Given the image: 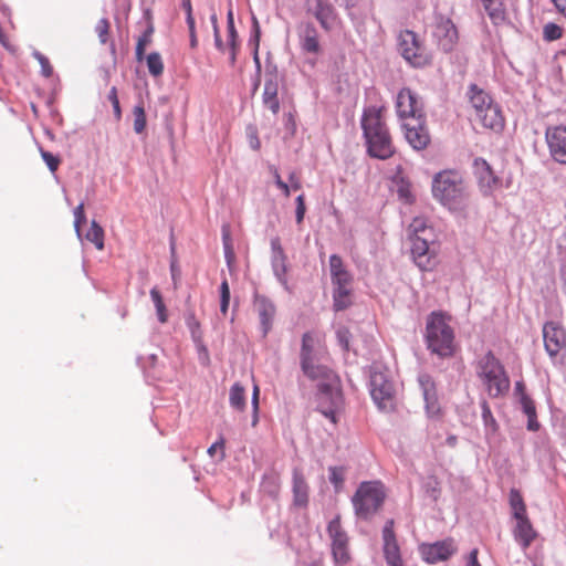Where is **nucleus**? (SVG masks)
<instances>
[{
  "label": "nucleus",
  "instance_id": "5fc2aeb1",
  "mask_svg": "<svg viewBox=\"0 0 566 566\" xmlns=\"http://www.w3.org/2000/svg\"><path fill=\"white\" fill-rule=\"evenodd\" d=\"M181 7L187 15V24L191 25L195 22V18L192 15L191 0H181Z\"/></svg>",
  "mask_w": 566,
  "mask_h": 566
},
{
  "label": "nucleus",
  "instance_id": "1a4fd4ad",
  "mask_svg": "<svg viewBox=\"0 0 566 566\" xmlns=\"http://www.w3.org/2000/svg\"><path fill=\"white\" fill-rule=\"evenodd\" d=\"M335 375L327 384H321L317 395L318 410L333 423L337 422V412L343 407V395L339 387L335 384Z\"/></svg>",
  "mask_w": 566,
  "mask_h": 566
},
{
  "label": "nucleus",
  "instance_id": "c9c22d12",
  "mask_svg": "<svg viewBox=\"0 0 566 566\" xmlns=\"http://www.w3.org/2000/svg\"><path fill=\"white\" fill-rule=\"evenodd\" d=\"M85 238L92 242L97 250L104 249V230L96 221H92Z\"/></svg>",
  "mask_w": 566,
  "mask_h": 566
},
{
  "label": "nucleus",
  "instance_id": "f704fd0d",
  "mask_svg": "<svg viewBox=\"0 0 566 566\" xmlns=\"http://www.w3.org/2000/svg\"><path fill=\"white\" fill-rule=\"evenodd\" d=\"M153 33L154 27L151 24H148L147 29L138 38L135 52L136 60L138 62H142L144 60L146 48L151 43Z\"/></svg>",
  "mask_w": 566,
  "mask_h": 566
},
{
  "label": "nucleus",
  "instance_id": "69168bd1",
  "mask_svg": "<svg viewBox=\"0 0 566 566\" xmlns=\"http://www.w3.org/2000/svg\"><path fill=\"white\" fill-rule=\"evenodd\" d=\"M556 9L566 17V0H552Z\"/></svg>",
  "mask_w": 566,
  "mask_h": 566
},
{
  "label": "nucleus",
  "instance_id": "6e6552de",
  "mask_svg": "<svg viewBox=\"0 0 566 566\" xmlns=\"http://www.w3.org/2000/svg\"><path fill=\"white\" fill-rule=\"evenodd\" d=\"M399 51L402 57L415 67H423L431 63L430 54L413 31L405 30L400 32Z\"/></svg>",
  "mask_w": 566,
  "mask_h": 566
},
{
  "label": "nucleus",
  "instance_id": "6e6d98bb",
  "mask_svg": "<svg viewBox=\"0 0 566 566\" xmlns=\"http://www.w3.org/2000/svg\"><path fill=\"white\" fill-rule=\"evenodd\" d=\"M223 243H224V250H226V258L228 262L230 263V260L233 258V251L230 244V234L227 231H223Z\"/></svg>",
  "mask_w": 566,
  "mask_h": 566
},
{
  "label": "nucleus",
  "instance_id": "2f4dec72",
  "mask_svg": "<svg viewBox=\"0 0 566 566\" xmlns=\"http://www.w3.org/2000/svg\"><path fill=\"white\" fill-rule=\"evenodd\" d=\"M474 168L480 181L484 185L490 187L496 182V177L486 160L481 158L475 159Z\"/></svg>",
  "mask_w": 566,
  "mask_h": 566
},
{
  "label": "nucleus",
  "instance_id": "603ef678",
  "mask_svg": "<svg viewBox=\"0 0 566 566\" xmlns=\"http://www.w3.org/2000/svg\"><path fill=\"white\" fill-rule=\"evenodd\" d=\"M329 480L336 486L343 484V470L336 467L329 468Z\"/></svg>",
  "mask_w": 566,
  "mask_h": 566
},
{
  "label": "nucleus",
  "instance_id": "680f3d73",
  "mask_svg": "<svg viewBox=\"0 0 566 566\" xmlns=\"http://www.w3.org/2000/svg\"><path fill=\"white\" fill-rule=\"evenodd\" d=\"M188 28H189V34H190V46L195 49L198 44L195 22L191 25H188Z\"/></svg>",
  "mask_w": 566,
  "mask_h": 566
},
{
  "label": "nucleus",
  "instance_id": "5701e85b",
  "mask_svg": "<svg viewBox=\"0 0 566 566\" xmlns=\"http://www.w3.org/2000/svg\"><path fill=\"white\" fill-rule=\"evenodd\" d=\"M329 270L334 287H346L353 284V276L344 265L342 258L337 254L329 256Z\"/></svg>",
  "mask_w": 566,
  "mask_h": 566
},
{
  "label": "nucleus",
  "instance_id": "6ab92c4d",
  "mask_svg": "<svg viewBox=\"0 0 566 566\" xmlns=\"http://www.w3.org/2000/svg\"><path fill=\"white\" fill-rule=\"evenodd\" d=\"M384 555L388 566H405L394 532V521L386 522L382 530Z\"/></svg>",
  "mask_w": 566,
  "mask_h": 566
},
{
  "label": "nucleus",
  "instance_id": "774afa93",
  "mask_svg": "<svg viewBox=\"0 0 566 566\" xmlns=\"http://www.w3.org/2000/svg\"><path fill=\"white\" fill-rule=\"evenodd\" d=\"M539 427L538 422L536 421V418H528V424H527V428L530 430H537Z\"/></svg>",
  "mask_w": 566,
  "mask_h": 566
},
{
  "label": "nucleus",
  "instance_id": "a211bd4d",
  "mask_svg": "<svg viewBox=\"0 0 566 566\" xmlns=\"http://www.w3.org/2000/svg\"><path fill=\"white\" fill-rule=\"evenodd\" d=\"M405 137L410 146L417 150L424 149L430 143V135L426 127V117L403 123Z\"/></svg>",
  "mask_w": 566,
  "mask_h": 566
},
{
  "label": "nucleus",
  "instance_id": "dca6fc26",
  "mask_svg": "<svg viewBox=\"0 0 566 566\" xmlns=\"http://www.w3.org/2000/svg\"><path fill=\"white\" fill-rule=\"evenodd\" d=\"M421 557L428 564L447 560L457 551L452 538L436 542L432 544H422L419 547Z\"/></svg>",
  "mask_w": 566,
  "mask_h": 566
},
{
  "label": "nucleus",
  "instance_id": "09e8293b",
  "mask_svg": "<svg viewBox=\"0 0 566 566\" xmlns=\"http://www.w3.org/2000/svg\"><path fill=\"white\" fill-rule=\"evenodd\" d=\"M305 212H306L305 196L304 195H300L296 198V210H295L296 222L298 224H301L303 222Z\"/></svg>",
  "mask_w": 566,
  "mask_h": 566
},
{
  "label": "nucleus",
  "instance_id": "c756f323",
  "mask_svg": "<svg viewBox=\"0 0 566 566\" xmlns=\"http://www.w3.org/2000/svg\"><path fill=\"white\" fill-rule=\"evenodd\" d=\"M352 285L333 289V306L335 311H344L352 305Z\"/></svg>",
  "mask_w": 566,
  "mask_h": 566
},
{
  "label": "nucleus",
  "instance_id": "393cba45",
  "mask_svg": "<svg viewBox=\"0 0 566 566\" xmlns=\"http://www.w3.org/2000/svg\"><path fill=\"white\" fill-rule=\"evenodd\" d=\"M515 520L516 525L514 528V537L523 546V548H527L535 539L536 532L534 531L527 515L516 517Z\"/></svg>",
  "mask_w": 566,
  "mask_h": 566
},
{
  "label": "nucleus",
  "instance_id": "4be33fe9",
  "mask_svg": "<svg viewBox=\"0 0 566 566\" xmlns=\"http://www.w3.org/2000/svg\"><path fill=\"white\" fill-rule=\"evenodd\" d=\"M263 105L273 114L280 111L279 101V76L276 72H266L264 90L262 95Z\"/></svg>",
  "mask_w": 566,
  "mask_h": 566
},
{
  "label": "nucleus",
  "instance_id": "37998d69",
  "mask_svg": "<svg viewBox=\"0 0 566 566\" xmlns=\"http://www.w3.org/2000/svg\"><path fill=\"white\" fill-rule=\"evenodd\" d=\"M482 418L484 421V424L489 431L494 433L497 430V423L494 419L491 409L486 402L482 403Z\"/></svg>",
  "mask_w": 566,
  "mask_h": 566
},
{
  "label": "nucleus",
  "instance_id": "bf43d9fd",
  "mask_svg": "<svg viewBox=\"0 0 566 566\" xmlns=\"http://www.w3.org/2000/svg\"><path fill=\"white\" fill-rule=\"evenodd\" d=\"M249 143H250V146L254 149V150H259L260 147H261V143H260V139L258 137V134L255 130H253L250 135H249Z\"/></svg>",
  "mask_w": 566,
  "mask_h": 566
},
{
  "label": "nucleus",
  "instance_id": "864d4df0",
  "mask_svg": "<svg viewBox=\"0 0 566 566\" xmlns=\"http://www.w3.org/2000/svg\"><path fill=\"white\" fill-rule=\"evenodd\" d=\"M523 409L528 418H536L535 405L531 399H528V398L523 399Z\"/></svg>",
  "mask_w": 566,
  "mask_h": 566
},
{
  "label": "nucleus",
  "instance_id": "f257e3e1",
  "mask_svg": "<svg viewBox=\"0 0 566 566\" xmlns=\"http://www.w3.org/2000/svg\"><path fill=\"white\" fill-rule=\"evenodd\" d=\"M361 128L369 156L385 160L395 154V146L380 108L371 106L364 111Z\"/></svg>",
  "mask_w": 566,
  "mask_h": 566
},
{
  "label": "nucleus",
  "instance_id": "2eb2a0df",
  "mask_svg": "<svg viewBox=\"0 0 566 566\" xmlns=\"http://www.w3.org/2000/svg\"><path fill=\"white\" fill-rule=\"evenodd\" d=\"M297 38L303 53L314 56L322 54L319 33L312 22H301L297 25Z\"/></svg>",
  "mask_w": 566,
  "mask_h": 566
},
{
  "label": "nucleus",
  "instance_id": "a18cd8bd",
  "mask_svg": "<svg viewBox=\"0 0 566 566\" xmlns=\"http://www.w3.org/2000/svg\"><path fill=\"white\" fill-rule=\"evenodd\" d=\"M86 222L85 217V210H84V203L81 202L75 209H74V228L76 233L80 235L81 233V227L83 223Z\"/></svg>",
  "mask_w": 566,
  "mask_h": 566
},
{
  "label": "nucleus",
  "instance_id": "aec40b11",
  "mask_svg": "<svg viewBox=\"0 0 566 566\" xmlns=\"http://www.w3.org/2000/svg\"><path fill=\"white\" fill-rule=\"evenodd\" d=\"M473 120L481 124L482 127L495 133H501L505 126L504 116L496 103H493L489 107L482 109V112L474 114Z\"/></svg>",
  "mask_w": 566,
  "mask_h": 566
},
{
  "label": "nucleus",
  "instance_id": "49530a36",
  "mask_svg": "<svg viewBox=\"0 0 566 566\" xmlns=\"http://www.w3.org/2000/svg\"><path fill=\"white\" fill-rule=\"evenodd\" d=\"M41 156H42V159L48 165L50 171L55 172L61 163L60 158L54 156L52 153L45 151V150H41Z\"/></svg>",
  "mask_w": 566,
  "mask_h": 566
},
{
  "label": "nucleus",
  "instance_id": "412c9836",
  "mask_svg": "<svg viewBox=\"0 0 566 566\" xmlns=\"http://www.w3.org/2000/svg\"><path fill=\"white\" fill-rule=\"evenodd\" d=\"M308 11L316 18L322 29L331 31L337 22V13L328 0H314Z\"/></svg>",
  "mask_w": 566,
  "mask_h": 566
},
{
  "label": "nucleus",
  "instance_id": "a878e982",
  "mask_svg": "<svg viewBox=\"0 0 566 566\" xmlns=\"http://www.w3.org/2000/svg\"><path fill=\"white\" fill-rule=\"evenodd\" d=\"M293 502L295 505L304 507L308 503V484L301 470L293 471Z\"/></svg>",
  "mask_w": 566,
  "mask_h": 566
},
{
  "label": "nucleus",
  "instance_id": "338daca9",
  "mask_svg": "<svg viewBox=\"0 0 566 566\" xmlns=\"http://www.w3.org/2000/svg\"><path fill=\"white\" fill-rule=\"evenodd\" d=\"M291 186L290 188L293 190H298L301 188V182L298 178H296L294 175L290 176Z\"/></svg>",
  "mask_w": 566,
  "mask_h": 566
},
{
  "label": "nucleus",
  "instance_id": "9d476101",
  "mask_svg": "<svg viewBox=\"0 0 566 566\" xmlns=\"http://www.w3.org/2000/svg\"><path fill=\"white\" fill-rule=\"evenodd\" d=\"M327 533L332 541V555L336 566H343L350 562L349 539L342 527L339 515L335 516L327 525Z\"/></svg>",
  "mask_w": 566,
  "mask_h": 566
},
{
  "label": "nucleus",
  "instance_id": "f03ea898",
  "mask_svg": "<svg viewBox=\"0 0 566 566\" xmlns=\"http://www.w3.org/2000/svg\"><path fill=\"white\" fill-rule=\"evenodd\" d=\"M450 316L442 312H432L426 323L428 349L441 358L453 356L455 352L454 332L449 324Z\"/></svg>",
  "mask_w": 566,
  "mask_h": 566
},
{
  "label": "nucleus",
  "instance_id": "c85d7f7f",
  "mask_svg": "<svg viewBox=\"0 0 566 566\" xmlns=\"http://www.w3.org/2000/svg\"><path fill=\"white\" fill-rule=\"evenodd\" d=\"M484 10L494 24L505 21L506 13L502 0H481Z\"/></svg>",
  "mask_w": 566,
  "mask_h": 566
},
{
  "label": "nucleus",
  "instance_id": "473e14b6",
  "mask_svg": "<svg viewBox=\"0 0 566 566\" xmlns=\"http://www.w3.org/2000/svg\"><path fill=\"white\" fill-rule=\"evenodd\" d=\"M434 235L431 227L428 226L427 219L416 217L408 228V238Z\"/></svg>",
  "mask_w": 566,
  "mask_h": 566
},
{
  "label": "nucleus",
  "instance_id": "4468645a",
  "mask_svg": "<svg viewBox=\"0 0 566 566\" xmlns=\"http://www.w3.org/2000/svg\"><path fill=\"white\" fill-rule=\"evenodd\" d=\"M551 157L563 165H566V126H551L545 132Z\"/></svg>",
  "mask_w": 566,
  "mask_h": 566
},
{
  "label": "nucleus",
  "instance_id": "0e129e2a",
  "mask_svg": "<svg viewBox=\"0 0 566 566\" xmlns=\"http://www.w3.org/2000/svg\"><path fill=\"white\" fill-rule=\"evenodd\" d=\"M398 192L400 198H403L406 202L411 203L413 201V197L410 195L408 189L400 188Z\"/></svg>",
  "mask_w": 566,
  "mask_h": 566
},
{
  "label": "nucleus",
  "instance_id": "423d86ee",
  "mask_svg": "<svg viewBox=\"0 0 566 566\" xmlns=\"http://www.w3.org/2000/svg\"><path fill=\"white\" fill-rule=\"evenodd\" d=\"M386 497L384 485L378 481L360 483L352 502L359 518L368 520L381 507Z\"/></svg>",
  "mask_w": 566,
  "mask_h": 566
},
{
  "label": "nucleus",
  "instance_id": "58836bf2",
  "mask_svg": "<svg viewBox=\"0 0 566 566\" xmlns=\"http://www.w3.org/2000/svg\"><path fill=\"white\" fill-rule=\"evenodd\" d=\"M563 33V28L553 22L545 24L543 28V38L547 42L559 40Z\"/></svg>",
  "mask_w": 566,
  "mask_h": 566
},
{
  "label": "nucleus",
  "instance_id": "0eeeda50",
  "mask_svg": "<svg viewBox=\"0 0 566 566\" xmlns=\"http://www.w3.org/2000/svg\"><path fill=\"white\" fill-rule=\"evenodd\" d=\"M370 395L378 409L391 412L396 409V389L394 384L381 371L370 375Z\"/></svg>",
  "mask_w": 566,
  "mask_h": 566
},
{
  "label": "nucleus",
  "instance_id": "ea45409f",
  "mask_svg": "<svg viewBox=\"0 0 566 566\" xmlns=\"http://www.w3.org/2000/svg\"><path fill=\"white\" fill-rule=\"evenodd\" d=\"M134 114V130L137 134H140L146 128V114L145 109L142 105H137L134 107L133 111Z\"/></svg>",
  "mask_w": 566,
  "mask_h": 566
},
{
  "label": "nucleus",
  "instance_id": "e433bc0d",
  "mask_svg": "<svg viewBox=\"0 0 566 566\" xmlns=\"http://www.w3.org/2000/svg\"><path fill=\"white\" fill-rule=\"evenodd\" d=\"M146 63L150 75L158 77L164 73V62L158 52H151L146 56Z\"/></svg>",
  "mask_w": 566,
  "mask_h": 566
},
{
  "label": "nucleus",
  "instance_id": "79ce46f5",
  "mask_svg": "<svg viewBox=\"0 0 566 566\" xmlns=\"http://www.w3.org/2000/svg\"><path fill=\"white\" fill-rule=\"evenodd\" d=\"M230 303V287L228 280L224 279L220 285V311L223 315H227Z\"/></svg>",
  "mask_w": 566,
  "mask_h": 566
},
{
  "label": "nucleus",
  "instance_id": "72a5a7b5",
  "mask_svg": "<svg viewBox=\"0 0 566 566\" xmlns=\"http://www.w3.org/2000/svg\"><path fill=\"white\" fill-rule=\"evenodd\" d=\"M510 505L514 518L527 515L526 505L524 503L521 492L516 489L510 491Z\"/></svg>",
  "mask_w": 566,
  "mask_h": 566
},
{
  "label": "nucleus",
  "instance_id": "ddd939ff",
  "mask_svg": "<svg viewBox=\"0 0 566 566\" xmlns=\"http://www.w3.org/2000/svg\"><path fill=\"white\" fill-rule=\"evenodd\" d=\"M543 338L545 350L551 358H556L566 350V331L556 322H547L543 326Z\"/></svg>",
  "mask_w": 566,
  "mask_h": 566
},
{
  "label": "nucleus",
  "instance_id": "8fccbe9b",
  "mask_svg": "<svg viewBox=\"0 0 566 566\" xmlns=\"http://www.w3.org/2000/svg\"><path fill=\"white\" fill-rule=\"evenodd\" d=\"M108 99H109V102L113 105L115 117L117 119H119L120 116H122V111H120V106H119V99H118V96H117V88L115 86H113L109 90V92H108Z\"/></svg>",
  "mask_w": 566,
  "mask_h": 566
},
{
  "label": "nucleus",
  "instance_id": "3c124183",
  "mask_svg": "<svg viewBox=\"0 0 566 566\" xmlns=\"http://www.w3.org/2000/svg\"><path fill=\"white\" fill-rule=\"evenodd\" d=\"M220 451V459H224V440L223 438H220L217 442H214L210 448L208 449V453L210 457H214V454Z\"/></svg>",
  "mask_w": 566,
  "mask_h": 566
},
{
  "label": "nucleus",
  "instance_id": "e2e57ef3",
  "mask_svg": "<svg viewBox=\"0 0 566 566\" xmlns=\"http://www.w3.org/2000/svg\"><path fill=\"white\" fill-rule=\"evenodd\" d=\"M214 41H216V46L219 51L221 52H226V46L224 44L222 43L221 39H220V34H219V28H216V31H214Z\"/></svg>",
  "mask_w": 566,
  "mask_h": 566
},
{
  "label": "nucleus",
  "instance_id": "de8ad7c7",
  "mask_svg": "<svg viewBox=\"0 0 566 566\" xmlns=\"http://www.w3.org/2000/svg\"><path fill=\"white\" fill-rule=\"evenodd\" d=\"M35 59L41 65V73L45 77H50L53 74V67L46 56L41 53H35Z\"/></svg>",
  "mask_w": 566,
  "mask_h": 566
},
{
  "label": "nucleus",
  "instance_id": "7c9ffc66",
  "mask_svg": "<svg viewBox=\"0 0 566 566\" xmlns=\"http://www.w3.org/2000/svg\"><path fill=\"white\" fill-rule=\"evenodd\" d=\"M229 403L230 406L242 412L247 408V397H245V389L244 387L235 382L231 386L230 392H229Z\"/></svg>",
  "mask_w": 566,
  "mask_h": 566
},
{
  "label": "nucleus",
  "instance_id": "a19ab883",
  "mask_svg": "<svg viewBox=\"0 0 566 566\" xmlns=\"http://www.w3.org/2000/svg\"><path fill=\"white\" fill-rule=\"evenodd\" d=\"M228 44L230 50V60L233 64L235 62L237 49H238V33L234 28V23H229L228 27Z\"/></svg>",
  "mask_w": 566,
  "mask_h": 566
},
{
  "label": "nucleus",
  "instance_id": "cd10ccee",
  "mask_svg": "<svg viewBox=\"0 0 566 566\" xmlns=\"http://www.w3.org/2000/svg\"><path fill=\"white\" fill-rule=\"evenodd\" d=\"M469 97L470 103L474 109V114L482 112V109L494 103L492 97L475 84L470 86Z\"/></svg>",
  "mask_w": 566,
  "mask_h": 566
},
{
  "label": "nucleus",
  "instance_id": "4d7b16f0",
  "mask_svg": "<svg viewBox=\"0 0 566 566\" xmlns=\"http://www.w3.org/2000/svg\"><path fill=\"white\" fill-rule=\"evenodd\" d=\"M275 184L276 186L283 191L284 196L285 197H290L291 195V188L290 186L284 182L282 179H281V176L279 175L277 171H275Z\"/></svg>",
  "mask_w": 566,
  "mask_h": 566
},
{
  "label": "nucleus",
  "instance_id": "c03bdc74",
  "mask_svg": "<svg viewBox=\"0 0 566 566\" xmlns=\"http://www.w3.org/2000/svg\"><path fill=\"white\" fill-rule=\"evenodd\" d=\"M109 21L106 18H102L97 21L95 25V32L98 35V39L101 43L105 44L108 40V33H109Z\"/></svg>",
  "mask_w": 566,
  "mask_h": 566
},
{
  "label": "nucleus",
  "instance_id": "052dcab7",
  "mask_svg": "<svg viewBox=\"0 0 566 566\" xmlns=\"http://www.w3.org/2000/svg\"><path fill=\"white\" fill-rule=\"evenodd\" d=\"M478 554H479L478 548H474L471 551V553L469 554V559H468L467 566H481L480 563L478 562Z\"/></svg>",
  "mask_w": 566,
  "mask_h": 566
},
{
  "label": "nucleus",
  "instance_id": "f3484780",
  "mask_svg": "<svg viewBox=\"0 0 566 566\" xmlns=\"http://www.w3.org/2000/svg\"><path fill=\"white\" fill-rule=\"evenodd\" d=\"M418 382L422 391L427 415L431 418L440 417L441 406L433 378L428 374H421L418 377Z\"/></svg>",
  "mask_w": 566,
  "mask_h": 566
},
{
  "label": "nucleus",
  "instance_id": "f8f14e48",
  "mask_svg": "<svg viewBox=\"0 0 566 566\" xmlns=\"http://www.w3.org/2000/svg\"><path fill=\"white\" fill-rule=\"evenodd\" d=\"M396 111L403 123L424 117L423 105L410 88L399 91L396 98Z\"/></svg>",
  "mask_w": 566,
  "mask_h": 566
},
{
  "label": "nucleus",
  "instance_id": "b1692460",
  "mask_svg": "<svg viewBox=\"0 0 566 566\" xmlns=\"http://www.w3.org/2000/svg\"><path fill=\"white\" fill-rule=\"evenodd\" d=\"M434 35L444 51H450L458 41V30L450 19L439 21Z\"/></svg>",
  "mask_w": 566,
  "mask_h": 566
},
{
  "label": "nucleus",
  "instance_id": "9b49d317",
  "mask_svg": "<svg viewBox=\"0 0 566 566\" xmlns=\"http://www.w3.org/2000/svg\"><path fill=\"white\" fill-rule=\"evenodd\" d=\"M433 237L409 238L412 259L422 271H431L437 265V250Z\"/></svg>",
  "mask_w": 566,
  "mask_h": 566
},
{
  "label": "nucleus",
  "instance_id": "4c0bfd02",
  "mask_svg": "<svg viewBox=\"0 0 566 566\" xmlns=\"http://www.w3.org/2000/svg\"><path fill=\"white\" fill-rule=\"evenodd\" d=\"M150 297L155 304L159 322L165 324L168 321V313L163 296L157 287L150 290Z\"/></svg>",
  "mask_w": 566,
  "mask_h": 566
},
{
  "label": "nucleus",
  "instance_id": "bb28decb",
  "mask_svg": "<svg viewBox=\"0 0 566 566\" xmlns=\"http://www.w3.org/2000/svg\"><path fill=\"white\" fill-rule=\"evenodd\" d=\"M255 305L263 327V334L266 335L272 327L275 307L271 302H269L265 298L256 300Z\"/></svg>",
  "mask_w": 566,
  "mask_h": 566
},
{
  "label": "nucleus",
  "instance_id": "13d9d810",
  "mask_svg": "<svg viewBox=\"0 0 566 566\" xmlns=\"http://www.w3.org/2000/svg\"><path fill=\"white\" fill-rule=\"evenodd\" d=\"M252 409H253V420H252V426H256L258 421H259V396L256 395H252Z\"/></svg>",
  "mask_w": 566,
  "mask_h": 566
},
{
  "label": "nucleus",
  "instance_id": "20e7f679",
  "mask_svg": "<svg viewBox=\"0 0 566 566\" xmlns=\"http://www.w3.org/2000/svg\"><path fill=\"white\" fill-rule=\"evenodd\" d=\"M476 374L490 397L496 398L509 391L510 378L492 352L478 360Z\"/></svg>",
  "mask_w": 566,
  "mask_h": 566
},
{
  "label": "nucleus",
  "instance_id": "39448f33",
  "mask_svg": "<svg viewBox=\"0 0 566 566\" xmlns=\"http://www.w3.org/2000/svg\"><path fill=\"white\" fill-rule=\"evenodd\" d=\"M432 193L436 199L450 209H459L468 198L467 188L461 176L453 170L436 175Z\"/></svg>",
  "mask_w": 566,
  "mask_h": 566
},
{
  "label": "nucleus",
  "instance_id": "7ed1b4c3",
  "mask_svg": "<svg viewBox=\"0 0 566 566\" xmlns=\"http://www.w3.org/2000/svg\"><path fill=\"white\" fill-rule=\"evenodd\" d=\"M326 349L322 338L313 332H306L302 336V346L300 353L301 368L303 374L312 380H329L333 377V370L322 364Z\"/></svg>",
  "mask_w": 566,
  "mask_h": 566
}]
</instances>
